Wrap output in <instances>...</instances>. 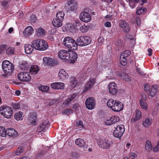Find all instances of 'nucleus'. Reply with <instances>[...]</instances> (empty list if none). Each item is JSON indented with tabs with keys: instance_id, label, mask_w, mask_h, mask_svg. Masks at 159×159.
I'll use <instances>...</instances> for the list:
<instances>
[{
	"instance_id": "obj_1",
	"label": "nucleus",
	"mask_w": 159,
	"mask_h": 159,
	"mask_svg": "<svg viewBox=\"0 0 159 159\" xmlns=\"http://www.w3.org/2000/svg\"><path fill=\"white\" fill-rule=\"evenodd\" d=\"M63 44L64 46L69 49V50H76L77 49L78 44L76 41L72 38L67 36L64 39Z\"/></svg>"
},
{
	"instance_id": "obj_2",
	"label": "nucleus",
	"mask_w": 159,
	"mask_h": 159,
	"mask_svg": "<svg viewBox=\"0 0 159 159\" xmlns=\"http://www.w3.org/2000/svg\"><path fill=\"white\" fill-rule=\"evenodd\" d=\"M32 44L34 48L39 51H45L47 49L48 45L47 42L42 39H36L32 42Z\"/></svg>"
},
{
	"instance_id": "obj_3",
	"label": "nucleus",
	"mask_w": 159,
	"mask_h": 159,
	"mask_svg": "<svg viewBox=\"0 0 159 159\" xmlns=\"http://www.w3.org/2000/svg\"><path fill=\"white\" fill-rule=\"evenodd\" d=\"M2 67L6 75H10L14 70L13 64L7 60H4L2 62Z\"/></svg>"
},
{
	"instance_id": "obj_4",
	"label": "nucleus",
	"mask_w": 159,
	"mask_h": 159,
	"mask_svg": "<svg viewBox=\"0 0 159 159\" xmlns=\"http://www.w3.org/2000/svg\"><path fill=\"white\" fill-rule=\"evenodd\" d=\"M91 40V38L89 36H81L77 38L76 41L78 45L82 47L89 44Z\"/></svg>"
},
{
	"instance_id": "obj_5",
	"label": "nucleus",
	"mask_w": 159,
	"mask_h": 159,
	"mask_svg": "<svg viewBox=\"0 0 159 159\" xmlns=\"http://www.w3.org/2000/svg\"><path fill=\"white\" fill-rule=\"evenodd\" d=\"M0 114L5 118L9 119L12 115V110L10 107L5 106L0 107Z\"/></svg>"
},
{
	"instance_id": "obj_6",
	"label": "nucleus",
	"mask_w": 159,
	"mask_h": 159,
	"mask_svg": "<svg viewBox=\"0 0 159 159\" xmlns=\"http://www.w3.org/2000/svg\"><path fill=\"white\" fill-rule=\"evenodd\" d=\"M99 147L103 149L109 148L112 145V143L107 139L104 138L100 139L98 142Z\"/></svg>"
},
{
	"instance_id": "obj_7",
	"label": "nucleus",
	"mask_w": 159,
	"mask_h": 159,
	"mask_svg": "<svg viewBox=\"0 0 159 159\" xmlns=\"http://www.w3.org/2000/svg\"><path fill=\"white\" fill-rule=\"evenodd\" d=\"M125 127L122 125H119L117 126L113 132L114 136L116 138L120 139L123 135L125 132Z\"/></svg>"
},
{
	"instance_id": "obj_8",
	"label": "nucleus",
	"mask_w": 159,
	"mask_h": 159,
	"mask_svg": "<svg viewBox=\"0 0 159 159\" xmlns=\"http://www.w3.org/2000/svg\"><path fill=\"white\" fill-rule=\"evenodd\" d=\"M17 77L19 80L21 81H29L31 79L29 73L25 71L19 73L17 75Z\"/></svg>"
},
{
	"instance_id": "obj_9",
	"label": "nucleus",
	"mask_w": 159,
	"mask_h": 159,
	"mask_svg": "<svg viewBox=\"0 0 159 159\" xmlns=\"http://www.w3.org/2000/svg\"><path fill=\"white\" fill-rule=\"evenodd\" d=\"M131 52L129 50L124 51L120 56V59L121 64L125 66L127 63L126 58L130 54Z\"/></svg>"
},
{
	"instance_id": "obj_10",
	"label": "nucleus",
	"mask_w": 159,
	"mask_h": 159,
	"mask_svg": "<svg viewBox=\"0 0 159 159\" xmlns=\"http://www.w3.org/2000/svg\"><path fill=\"white\" fill-rule=\"evenodd\" d=\"M67 8L68 11H76L77 8V4L74 0H70L67 3Z\"/></svg>"
},
{
	"instance_id": "obj_11",
	"label": "nucleus",
	"mask_w": 159,
	"mask_h": 159,
	"mask_svg": "<svg viewBox=\"0 0 159 159\" xmlns=\"http://www.w3.org/2000/svg\"><path fill=\"white\" fill-rule=\"evenodd\" d=\"M95 101L93 98H87L85 101V105L87 109L89 110L93 109L95 106Z\"/></svg>"
},
{
	"instance_id": "obj_12",
	"label": "nucleus",
	"mask_w": 159,
	"mask_h": 159,
	"mask_svg": "<svg viewBox=\"0 0 159 159\" xmlns=\"http://www.w3.org/2000/svg\"><path fill=\"white\" fill-rule=\"evenodd\" d=\"M68 58L66 61L74 63L77 60V55L76 53L71 50L69 51Z\"/></svg>"
},
{
	"instance_id": "obj_13",
	"label": "nucleus",
	"mask_w": 159,
	"mask_h": 159,
	"mask_svg": "<svg viewBox=\"0 0 159 159\" xmlns=\"http://www.w3.org/2000/svg\"><path fill=\"white\" fill-rule=\"evenodd\" d=\"M36 115L35 113H31L26 119V123L29 125H34L36 123Z\"/></svg>"
},
{
	"instance_id": "obj_14",
	"label": "nucleus",
	"mask_w": 159,
	"mask_h": 159,
	"mask_svg": "<svg viewBox=\"0 0 159 159\" xmlns=\"http://www.w3.org/2000/svg\"><path fill=\"white\" fill-rule=\"evenodd\" d=\"M69 51L62 50L60 51L58 53V57L64 61H66L67 59L68 58V55Z\"/></svg>"
},
{
	"instance_id": "obj_15",
	"label": "nucleus",
	"mask_w": 159,
	"mask_h": 159,
	"mask_svg": "<svg viewBox=\"0 0 159 159\" xmlns=\"http://www.w3.org/2000/svg\"><path fill=\"white\" fill-rule=\"evenodd\" d=\"M80 18L82 21L85 22H89L91 19L90 15L85 12H83L81 13L80 15Z\"/></svg>"
},
{
	"instance_id": "obj_16",
	"label": "nucleus",
	"mask_w": 159,
	"mask_h": 159,
	"mask_svg": "<svg viewBox=\"0 0 159 159\" xmlns=\"http://www.w3.org/2000/svg\"><path fill=\"white\" fill-rule=\"evenodd\" d=\"M119 26L125 32H128L130 31V27L129 24L123 20H120Z\"/></svg>"
},
{
	"instance_id": "obj_17",
	"label": "nucleus",
	"mask_w": 159,
	"mask_h": 159,
	"mask_svg": "<svg viewBox=\"0 0 159 159\" xmlns=\"http://www.w3.org/2000/svg\"><path fill=\"white\" fill-rule=\"evenodd\" d=\"M123 108V103L119 101L117 102V101H116L112 110L114 111L119 112L122 110Z\"/></svg>"
},
{
	"instance_id": "obj_18",
	"label": "nucleus",
	"mask_w": 159,
	"mask_h": 159,
	"mask_svg": "<svg viewBox=\"0 0 159 159\" xmlns=\"http://www.w3.org/2000/svg\"><path fill=\"white\" fill-rule=\"evenodd\" d=\"M110 93L115 94L117 92V89L116 84L113 82L110 83L108 85Z\"/></svg>"
},
{
	"instance_id": "obj_19",
	"label": "nucleus",
	"mask_w": 159,
	"mask_h": 159,
	"mask_svg": "<svg viewBox=\"0 0 159 159\" xmlns=\"http://www.w3.org/2000/svg\"><path fill=\"white\" fill-rule=\"evenodd\" d=\"M141 112L139 109H136L135 112V117L132 118L131 119V121L134 122L136 121L139 120L141 118Z\"/></svg>"
},
{
	"instance_id": "obj_20",
	"label": "nucleus",
	"mask_w": 159,
	"mask_h": 159,
	"mask_svg": "<svg viewBox=\"0 0 159 159\" xmlns=\"http://www.w3.org/2000/svg\"><path fill=\"white\" fill-rule=\"evenodd\" d=\"M58 75L59 79L62 80H64L68 77V74L63 69H61L60 70Z\"/></svg>"
},
{
	"instance_id": "obj_21",
	"label": "nucleus",
	"mask_w": 159,
	"mask_h": 159,
	"mask_svg": "<svg viewBox=\"0 0 159 159\" xmlns=\"http://www.w3.org/2000/svg\"><path fill=\"white\" fill-rule=\"evenodd\" d=\"M33 29L31 26H28L24 30L23 32V35L25 37H27L32 34L33 32Z\"/></svg>"
},
{
	"instance_id": "obj_22",
	"label": "nucleus",
	"mask_w": 159,
	"mask_h": 159,
	"mask_svg": "<svg viewBox=\"0 0 159 159\" xmlns=\"http://www.w3.org/2000/svg\"><path fill=\"white\" fill-rule=\"evenodd\" d=\"M52 88L56 89H63L65 87L63 83L61 82H55L52 83L51 85Z\"/></svg>"
},
{
	"instance_id": "obj_23",
	"label": "nucleus",
	"mask_w": 159,
	"mask_h": 159,
	"mask_svg": "<svg viewBox=\"0 0 159 159\" xmlns=\"http://www.w3.org/2000/svg\"><path fill=\"white\" fill-rule=\"evenodd\" d=\"M159 88L157 85H152L149 93V96L151 98H152L157 92L159 90Z\"/></svg>"
},
{
	"instance_id": "obj_24",
	"label": "nucleus",
	"mask_w": 159,
	"mask_h": 159,
	"mask_svg": "<svg viewBox=\"0 0 159 159\" xmlns=\"http://www.w3.org/2000/svg\"><path fill=\"white\" fill-rule=\"evenodd\" d=\"M95 80L94 78H93L89 79V81L86 84L84 89L85 91L88 90L95 84Z\"/></svg>"
},
{
	"instance_id": "obj_25",
	"label": "nucleus",
	"mask_w": 159,
	"mask_h": 159,
	"mask_svg": "<svg viewBox=\"0 0 159 159\" xmlns=\"http://www.w3.org/2000/svg\"><path fill=\"white\" fill-rule=\"evenodd\" d=\"M62 22L63 21L61 20H59L56 18L52 20V23L54 26L59 27L62 25Z\"/></svg>"
},
{
	"instance_id": "obj_26",
	"label": "nucleus",
	"mask_w": 159,
	"mask_h": 159,
	"mask_svg": "<svg viewBox=\"0 0 159 159\" xmlns=\"http://www.w3.org/2000/svg\"><path fill=\"white\" fill-rule=\"evenodd\" d=\"M152 119L147 117L143 119L142 121L143 125L145 127H147L149 126L152 122Z\"/></svg>"
},
{
	"instance_id": "obj_27",
	"label": "nucleus",
	"mask_w": 159,
	"mask_h": 159,
	"mask_svg": "<svg viewBox=\"0 0 159 159\" xmlns=\"http://www.w3.org/2000/svg\"><path fill=\"white\" fill-rule=\"evenodd\" d=\"M6 135L9 136H13L17 134V131L14 129L11 128H8L6 130Z\"/></svg>"
},
{
	"instance_id": "obj_28",
	"label": "nucleus",
	"mask_w": 159,
	"mask_h": 159,
	"mask_svg": "<svg viewBox=\"0 0 159 159\" xmlns=\"http://www.w3.org/2000/svg\"><path fill=\"white\" fill-rule=\"evenodd\" d=\"M76 96V94L75 93L73 94L72 95L69 96L67 99L63 102V104L66 106H68L70 103V102L73 99H74Z\"/></svg>"
},
{
	"instance_id": "obj_29",
	"label": "nucleus",
	"mask_w": 159,
	"mask_h": 159,
	"mask_svg": "<svg viewBox=\"0 0 159 159\" xmlns=\"http://www.w3.org/2000/svg\"><path fill=\"white\" fill-rule=\"evenodd\" d=\"M75 144L80 147H83L85 146V142L84 140L81 138H78L75 140Z\"/></svg>"
},
{
	"instance_id": "obj_30",
	"label": "nucleus",
	"mask_w": 159,
	"mask_h": 159,
	"mask_svg": "<svg viewBox=\"0 0 159 159\" xmlns=\"http://www.w3.org/2000/svg\"><path fill=\"white\" fill-rule=\"evenodd\" d=\"M34 47L30 44H27L25 46V50L26 53L29 54L31 53L33 50Z\"/></svg>"
},
{
	"instance_id": "obj_31",
	"label": "nucleus",
	"mask_w": 159,
	"mask_h": 159,
	"mask_svg": "<svg viewBox=\"0 0 159 159\" xmlns=\"http://www.w3.org/2000/svg\"><path fill=\"white\" fill-rule=\"evenodd\" d=\"M39 70V69L37 65H32L31 67L30 72L32 75H35L37 73Z\"/></svg>"
},
{
	"instance_id": "obj_32",
	"label": "nucleus",
	"mask_w": 159,
	"mask_h": 159,
	"mask_svg": "<svg viewBox=\"0 0 159 159\" xmlns=\"http://www.w3.org/2000/svg\"><path fill=\"white\" fill-rule=\"evenodd\" d=\"M23 117V113L21 111L16 113L14 115L15 119L18 121L22 120Z\"/></svg>"
},
{
	"instance_id": "obj_33",
	"label": "nucleus",
	"mask_w": 159,
	"mask_h": 159,
	"mask_svg": "<svg viewBox=\"0 0 159 159\" xmlns=\"http://www.w3.org/2000/svg\"><path fill=\"white\" fill-rule=\"evenodd\" d=\"M152 149V146L151 142L148 140L146 141L145 146V149L148 152H150Z\"/></svg>"
},
{
	"instance_id": "obj_34",
	"label": "nucleus",
	"mask_w": 159,
	"mask_h": 159,
	"mask_svg": "<svg viewBox=\"0 0 159 159\" xmlns=\"http://www.w3.org/2000/svg\"><path fill=\"white\" fill-rule=\"evenodd\" d=\"M19 66L20 69L23 70H26L28 67V64L24 61H20Z\"/></svg>"
},
{
	"instance_id": "obj_35",
	"label": "nucleus",
	"mask_w": 159,
	"mask_h": 159,
	"mask_svg": "<svg viewBox=\"0 0 159 159\" xmlns=\"http://www.w3.org/2000/svg\"><path fill=\"white\" fill-rule=\"evenodd\" d=\"M43 64L46 65H49L53 62V59L49 57H44L43 58Z\"/></svg>"
},
{
	"instance_id": "obj_36",
	"label": "nucleus",
	"mask_w": 159,
	"mask_h": 159,
	"mask_svg": "<svg viewBox=\"0 0 159 159\" xmlns=\"http://www.w3.org/2000/svg\"><path fill=\"white\" fill-rule=\"evenodd\" d=\"M47 124V122L46 121H43L41 123L37 128V131L38 132H40L43 131L45 128Z\"/></svg>"
},
{
	"instance_id": "obj_37",
	"label": "nucleus",
	"mask_w": 159,
	"mask_h": 159,
	"mask_svg": "<svg viewBox=\"0 0 159 159\" xmlns=\"http://www.w3.org/2000/svg\"><path fill=\"white\" fill-rule=\"evenodd\" d=\"M36 33L38 36L40 37L45 35V31L43 28L40 27L36 30Z\"/></svg>"
},
{
	"instance_id": "obj_38",
	"label": "nucleus",
	"mask_w": 159,
	"mask_h": 159,
	"mask_svg": "<svg viewBox=\"0 0 159 159\" xmlns=\"http://www.w3.org/2000/svg\"><path fill=\"white\" fill-rule=\"evenodd\" d=\"M64 15L65 14L64 12L63 11H60L57 13L56 15V18L59 20H62L63 21Z\"/></svg>"
},
{
	"instance_id": "obj_39",
	"label": "nucleus",
	"mask_w": 159,
	"mask_h": 159,
	"mask_svg": "<svg viewBox=\"0 0 159 159\" xmlns=\"http://www.w3.org/2000/svg\"><path fill=\"white\" fill-rule=\"evenodd\" d=\"M75 127L78 130H81L84 128L82 122L81 121H77Z\"/></svg>"
},
{
	"instance_id": "obj_40",
	"label": "nucleus",
	"mask_w": 159,
	"mask_h": 159,
	"mask_svg": "<svg viewBox=\"0 0 159 159\" xmlns=\"http://www.w3.org/2000/svg\"><path fill=\"white\" fill-rule=\"evenodd\" d=\"M115 102L116 101H114L113 99H110L108 101L107 105L108 107L111 108L112 109Z\"/></svg>"
},
{
	"instance_id": "obj_41",
	"label": "nucleus",
	"mask_w": 159,
	"mask_h": 159,
	"mask_svg": "<svg viewBox=\"0 0 159 159\" xmlns=\"http://www.w3.org/2000/svg\"><path fill=\"white\" fill-rule=\"evenodd\" d=\"M6 130L2 126H0V136L2 137H5L6 136Z\"/></svg>"
},
{
	"instance_id": "obj_42",
	"label": "nucleus",
	"mask_w": 159,
	"mask_h": 159,
	"mask_svg": "<svg viewBox=\"0 0 159 159\" xmlns=\"http://www.w3.org/2000/svg\"><path fill=\"white\" fill-rule=\"evenodd\" d=\"M111 118L114 124L119 122L120 121L119 117L117 116H112Z\"/></svg>"
},
{
	"instance_id": "obj_43",
	"label": "nucleus",
	"mask_w": 159,
	"mask_h": 159,
	"mask_svg": "<svg viewBox=\"0 0 159 159\" xmlns=\"http://www.w3.org/2000/svg\"><path fill=\"white\" fill-rule=\"evenodd\" d=\"M6 52L7 54L9 55L13 54L14 52V48L10 47L6 49Z\"/></svg>"
},
{
	"instance_id": "obj_44",
	"label": "nucleus",
	"mask_w": 159,
	"mask_h": 159,
	"mask_svg": "<svg viewBox=\"0 0 159 159\" xmlns=\"http://www.w3.org/2000/svg\"><path fill=\"white\" fill-rule=\"evenodd\" d=\"M39 89L43 92H47L48 91L49 87L47 86L42 85L39 87Z\"/></svg>"
},
{
	"instance_id": "obj_45",
	"label": "nucleus",
	"mask_w": 159,
	"mask_h": 159,
	"mask_svg": "<svg viewBox=\"0 0 159 159\" xmlns=\"http://www.w3.org/2000/svg\"><path fill=\"white\" fill-rule=\"evenodd\" d=\"M71 85L72 86H75L77 84V81L75 78L74 77H71L70 79Z\"/></svg>"
},
{
	"instance_id": "obj_46",
	"label": "nucleus",
	"mask_w": 159,
	"mask_h": 159,
	"mask_svg": "<svg viewBox=\"0 0 159 159\" xmlns=\"http://www.w3.org/2000/svg\"><path fill=\"white\" fill-rule=\"evenodd\" d=\"M140 104L142 108L144 110L147 109V103L144 102L142 99L140 100Z\"/></svg>"
},
{
	"instance_id": "obj_47",
	"label": "nucleus",
	"mask_w": 159,
	"mask_h": 159,
	"mask_svg": "<svg viewBox=\"0 0 159 159\" xmlns=\"http://www.w3.org/2000/svg\"><path fill=\"white\" fill-rule=\"evenodd\" d=\"M23 148L22 147H19L16 150L15 154L16 155H19L23 152Z\"/></svg>"
},
{
	"instance_id": "obj_48",
	"label": "nucleus",
	"mask_w": 159,
	"mask_h": 159,
	"mask_svg": "<svg viewBox=\"0 0 159 159\" xmlns=\"http://www.w3.org/2000/svg\"><path fill=\"white\" fill-rule=\"evenodd\" d=\"M89 27L86 25L82 26L80 28V30L83 33L87 32L88 30Z\"/></svg>"
},
{
	"instance_id": "obj_49",
	"label": "nucleus",
	"mask_w": 159,
	"mask_h": 159,
	"mask_svg": "<svg viewBox=\"0 0 159 159\" xmlns=\"http://www.w3.org/2000/svg\"><path fill=\"white\" fill-rule=\"evenodd\" d=\"M122 79L129 82L130 80V77L127 74H124L123 77V78H122Z\"/></svg>"
},
{
	"instance_id": "obj_50",
	"label": "nucleus",
	"mask_w": 159,
	"mask_h": 159,
	"mask_svg": "<svg viewBox=\"0 0 159 159\" xmlns=\"http://www.w3.org/2000/svg\"><path fill=\"white\" fill-rule=\"evenodd\" d=\"M146 10V8H141L138 9L136 11V14L137 15H140L143 13Z\"/></svg>"
},
{
	"instance_id": "obj_51",
	"label": "nucleus",
	"mask_w": 159,
	"mask_h": 159,
	"mask_svg": "<svg viewBox=\"0 0 159 159\" xmlns=\"http://www.w3.org/2000/svg\"><path fill=\"white\" fill-rule=\"evenodd\" d=\"M153 150L154 152H156L159 151V141L157 143V145L153 148Z\"/></svg>"
},
{
	"instance_id": "obj_52",
	"label": "nucleus",
	"mask_w": 159,
	"mask_h": 159,
	"mask_svg": "<svg viewBox=\"0 0 159 159\" xmlns=\"http://www.w3.org/2000/svg\"><path fill=\"white\" fill-rule=\"evenodd\" d=\"M105 125H110L114 124L111 118L105 121Z\"/></svg>"
},
{
	"instance_id": "obj_53",
	"label": "nucleus",
	"mask_w": 159,
	"mask_h": 159,
	"mask_svg": "<svg viewBox=\"0 0 159 159\" xmlns=\"http://www.w3.org/2000/svg\"><path fill=\"white\" fill-rule=\"evenodd\" d=\"M20 105L18 103H16L13 105V108L15 110H18L20 108Z\"/></svg>"
},
{
	"instance_id": "obj_54",
	"label": "nucleus",
	"mask_w": 159,
	"mask_h": 159,
	"mask_svg": "<svg viewBox=\"0 0 159 159\" xmlns=\"http://www.w3.org/2000/svg\"><path fill=\"white\" fill-rule=\"evenodd\" d=\"M129 157H137V156L136 154L133 152H130L129 154Z\"/></svg>"
},
{
	"instance_id": "obj_55",
	"label": "nucleus",
	"mask_w": 159,
	"mask_h": 159,
	"mask_svg": "<svg viewBox=\"0 0 159 159\" xmlns=\"http://www.w3.org/2000/svg\"><path fill=\"white\" fill-rule=\"evenodd\" d=\"M9 4H10V3H9V2L7 1H3L2 3V5L4 7L6 6Z\"/></svg>"
},
{
	"instance_id": "obj_56",
	"label": "nucleus",
	"mask_w": 159,
	"mask_h": 159,
	"mask_svg": "<svg viewBox=\"0 0 159 159\" xmlns=\"http://www.w3.org/2000/svg\"><path fill=\"white\" fill-rule=\"evenodd\" d=\"M144 90L146 92H148L149 90V87L148 85L145 84L144 87Z\"/></svg>"
},
{
	"instance_id": "obj_57",
	"label": "nucleus",
	"mask_w": 159,
	"mask_h": 159,
	"mask_svg": "<svg viewBox=\"0 0 159 159\" xmlns=\"http://www.w3.org/2000/svg\"><path fill=\"white\" fill-rule=\"evenodd\" d=\"M5 45H2L0 46V54L2 53L5 49Z\"/></svg>"
},
{
	"instance_id": "obj_58",
	"label": "nucleus",
	"mask_w": 159,
	"mask_h": 159,
	"mask_svg": "<svg viewBox=\"0 0 159 159\" xmlns=\"http://www.w3.org/2000/svg\"><path fill=\"white\" fill-rule=\"evenodd\" d=\"M104 25L106 27H111V23L110 22H108V21L106 22L105 23Z\"/></svg>"
},
{
	"instance_id": "obj_59",
	"label": "nucleus",
	"mask_w": 159,
	"mask_h": 159,
	"mask_svg": "<svg viewBox=\"0 0 159 159\" xmlns=\"http://www.w3.org/2000/svg\"><path fill=\"white\" fill-rule=\"evenodd\" d=\"M107 71V72L109 74L113 75V74L114 72L111 69H108Z\"/></svg>"
},
{
	"instance_id": "obj_60",
	"label": "nucleus",
	"mask_w": 159,
	"mask_h": 159,
	"mask_svg": "<svg viewBox=\"0 0 159 159\" xmlns=\"http://www.w3.org/2000/svg\"><path fill=\"white\" fill-rule=\"evenodd\" d=\"M98 41L99 43H102L104 42V39L103 38L100 37L98 39Z\"/></svg>"
},
{
	"instance_id": "obj_61",
	"label": "nucleus",
	"mask_w": 159,
	"mask_h": 159,
	"mask_svg": "<svg viewBox=\"0 0 159 159\" xmlns=\"http://www.w3.org/2000/svg\"><path fill=\"white\" fill-rule=\"evenodd\" d=\"M136 23L137 25H139L141 23V22L140 20V19L139 18H137L136 19Z\"/></svg>"
},
{
	"instance_id": "obj_62",
	"label": "nucleus",
	"mask_w": 159,
	"mask_h": 159,
	"mask_svg": "<svg viewBox=\"0 0 159 159\" xmlns=\"http://www.w3.org/2000/svg\"><path fill=\"white\" fill-rule=\"evenodd\" d=\"M152 50L151 48H149L148 49V55L149 56H150L152 55Z\"/></svg>"
},
{
	"instance_id": "obj_63",
	"label": "nucleus",
	"mask_w": 159,
	"mask_h": 159,
	"mask_svg": "<svg viewBox=\"0 0 159 159\" xmlns=\"http://www.w3.org/2000/svg\"><path fill=\"white\" fill-rule=\"evenodd\" d=\"M137 71L140 74L142 75H143V73L141 71L140 69L138 68H136Z\"/></svg>"
},
{
	"instance_id": "obj_64",
	"label": "nucleus",
	"mask_w": 159,
	"mask_h": 159,
	"mask_svg": "<svg viewBox=\"0 0 159 159\" xmlns=\"http://www.w3.org/2000/svg\"><path fill=\"white\" fill-rule=\"evenodd\" d=\"M15 94L17 96H19L20 94V92L19 90H16L15 92Z\"/></svg>"
}]
</instances>
